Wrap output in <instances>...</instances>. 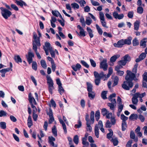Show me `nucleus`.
Here are the masks:
<instances>
[{
	"label": "nucleus",
	"instance_id": "nucleus-1",
	"mask_svg": "<svg viewBox=\"0 0 147 147\" xmlns=\"http://www.w3.org/2000/svg\"><path fill=\"white\" fill-rule=\"evenodd\" d=\"M43 49H44L46 54L47 55H49L48 51H49L51 56L55 57V53L53 49L51 46L50 43L49 42H46L45 45L43 46Z\"/></svg>",
	"mask_w": 147,
	"mask_h": 147
},
{
	"label": "nucleus",
	"instance_id": "nucleus-2",
	"mask_svg": "<svg viewBox=\"0 0 147 147\" xmlns=\"http://www.w3.org/2000/svg\"><path fill=\"white\" fill-rule=\"evenodd\" d=\"M94 75L95 78V82L96 85L98 86L100 82L101 78H103L104 76H106V75H104L103 72H101L100 74L96 71H95L94 72Z\"/></svg>",
	"mask_w": 147,
	"mask_h": 147
},
{
	"label": "nucleus",
	"instance_id": "nucleus-3",
	"mask_svg": "<svg viewBox=\"0 0 147 147\" xmlns=\"http://www.w3.org/2000/svg\"><path fill=\"white\" fill-rule=\"evenodd\" d=\"M1 13L2 16L6 19H7L8 17L11 15V13L7 9L1 7H0Z\"/></svg>",
	"mask_w": 147,
	"mask_h": 147
},
{
	"label": "nucleus",
	"instance_id": "nucleus-4",
	"mask_svg": "<svg viewBox=\"0 0 147 147\" xmlns=\"http://www.w3.org/2000/svg\"><path fill=\"white\" fill-rule=\"evenodd\" d=\"M136 77L135 74L133 73L129 70L127 71V75L125 77V79L127 82H132L134 79Z\"/></svg>",
	"mask_w": 147,
	"mask_h": 147
},
{
	"label": "nucleus",
	"instance_id": "nucleus-5",
	"mask_svg": "<svg viewBox=\"0 0 147 147\" xmlns=\"http://www.w3.org/2000/svg\"><path fill=\"white\" fill-rule=\"evenodd\" d=\"M131 60V58L128 54L125 55L122 58L121 60L118 62L119 64H126L127 63Z\"/></svg>",
	"mask_w": 147,
	"mask_h": 147
},
{
	"label": "nucleus",
	"instance_id": "nucleus-6",
	"mask_svg": "<svg viewBox=\"0 0 147 147\" xmlns=\"http://www.w3.org/2000/svg\"><path fill=\"white\" fill-rule=\"evenodd\" d=\"M33 38L34 40L32 41L33 46L40 47L41 44L40 42V38L37 37V34L35 33H33Z\"/></svg>",
	"mask_w": 147,
	"mask_h": 147
},
{
	"label": "nucleus",
	"instance_id": "nucleus-7",
	"mask_svg": "<svg viewBox=\"0 0 147 147\" xmlns=\"http://www.w3.org/2000/svg\"><path fill=\"white\" fill-rule=\"evenodd\" d=\"M122 87L125 90H129L130 88L132 87L133 86V83L132 82L124 81L123 84H122Z\"/></svg>",
	"mask_w": 147,
	"mask_h": 147
},
{
	"label": "nucleus",
	"instance_id": "nucleus-8",
	"mask_svg": "<svg viewBox=\"0 0 147 147\" xmlns=\"http://www.w3.org/2000/svg\"><path fill=\"white\" fill-rule=\"evenodd\" d=\"M47 114L49 116V123L51 124L55 120L54 117L53 116V113L52 110L51 108L49 110H46Z\"/></svg>",
	"mask_w": 147,
	"mask_h": 147
},
{
	"label": "nucleus",
	"instance_id": "nucleus-9",
	"mask_svg": "<svg viewBox=\"0 0 147 147\" xmlns=\"http://www.w3.org/2000/svg\"><path fill=\"white\" fill-rule=\"evenodd\" d=\"M99 18L102 26L104 27L107 28L108 27L107 26V23L105 21L104 15L102 12H99Z\"/></svg>",
	"mask_w": 147,
	"mask_h": 147
},
{
	"label": "nucleus",
	"instance_id": "nucleus-10",
	"mask_svg": "<svg viewBox=\"0 0 147 147\" xmlns=\"http://www.w3.org/2000/svg\"><path fill=\"white\" fill-rule=\"evenodd\" d=\"M57 84L58 86V91L61 94H62L64 91V90L62 86V84L59 78H57L56 80Z\"/></svg>",
	"mask_w": 147,
	"mask_h": 147
},
{
	"label": "nucleus",
	"instance_id": "nucleus-11",
	"mask_svg": "<svg viewBox=\"0 0 147 147\" xmlns=\"http://www.w3.org/2000/svg\"><path fill=\"white\" fill-rule=\"evenodd\" d=\"M125 45L124 39H121L118 41L117 43H114L113 44L114 46L116 47L120 48Z\"/></svg>",
	"mask_w": 147,
	"mask_h": 147
},
{
	"label": "nucleus",
	"instance_id": "nucleus-12",
	"mask_svg": "<svg viewBox=\"0 0 147 147\" xmlns=\"http://www.w3.org/2000/svg\"><path fill=\"white\" fill-rule=\"evenodd\" d=\"M26 56L28 63L30 64L32 62V57H34V54L32 52H29L28 55Z\"/></svg>",
	"mask_w": 147,
	"mask_h": 147
},
{
	"label": "nucleus",
	"instance_id": "nucleus-13",
	"mask_svg": "<svg viewBox=\"0 0 147 147\" xmlns=\"http://www.w3.org/2000/svg\"><path fill=\"white\" fill-rule=\"evenodd\" d=\"M26 56L28 63L30 64L32 62V57H34V54L32 52H29L28 55Z\"/></svg>",
	"mask_w": 147,
	"mask_h": 147
},
{
	"label": "nucleus",
	"instance_id": "nucleus-14",
	"mask_svg": "<svg viewBox=\"0 0 147 147\" xmlns=\"http://www.w3.org/2000/svg\"><path fill=\"white\" fill-rule=\"evenodd\" d=\"M113 17L115 19H118L119 20L122 19L124 17V15L123 14H119L116 11H114L113 13Z\"/></svg>",
	"mask_w": 147,
	"mask_h": 147
},
{
	"label": "nucleus",
	"instance_id": "nucleus-15",
	"mask_svg": "<svg viewBox=\"0 0 147 147\" xmlns=\"http://www.w3.org/2000/svg\"><path fill=\"white\" fill-rule=\"evenodd\" d=\"M28 100L30 104L34 103L36 105L37 103L34 98L32 96L31 93H30L28 95Z\"/></svg>",
	"mask_w": 147,
	"mask_h": 147
},
{
	"label": "nucleus",
	"instance_id": "nucleus-16",
	"mask_svg": "<svg viewBox=\"0 0 147 147\" xmlns=\"http://www.w3.org/2000/svg\"><path fill=\"white\" fill-rule=\"evenodd\" d=\"M15 2L18 5L22 7H23V5L25 6H27V5L25 2L22 0H20V1L16 0L15 1Z\"/></svg>",
	"mask_w": 147,
	"mask_h": 147
},
{
	"label": "nucleus",
	"instance_id": "nucleus-17",
	"mask_svg": "<svg viewBox=\"0 0 147 147\" xmlns=\"http://www.w3.org/2000/svg\"><path fill=\"white\" fill-rule=\"evenodd\" d=\"M138 98L135 93L134 94L133 96L131 99L132 103L134 105H137L138 102Z\"/></svg>",
	"mask_w": 147,
	"mask_h": 147
},
{
	"label": "nucleus",
	"instance_id": "nucleus-18",
	"mask_svg": "<svg viewBox=\"0 0 147 147\" xmlns=\"http://www.w3.org/2000/svg\"><path fill=\"white\" fill-rule=\"evenodd\" d=\"M120 55H116L112 56L110 58V62L112 63H113L116 60V59L119 58Z\"/></svg>",
	"mask_w": 147,
	"mask_h": 147
},
{
	"label": "nucleus",
	"instance_id": "nucleus-19",
	"mask_svg": "<svg viewBox=\"0 0 147 147\" xmlns=\"http://www.w3.org/2000/svg\"><path fill=\"white\" fill-rule=\"evenodd\" d=\"M49 142L51 146H54V141L55 140V139L52 136H49L48 137Z\"/></svg>",
	"mask_w": 147,
	"mask_h": 147
},
{
	"label": "nucleus",
	"instance_id": "nucleus-20",
	"mask_svg": "<svg viewBox=\"0 0 147 147\" xmlns=\"http://www.w3.org/2000/svg\"><path fill=\"white\" fill-rule=\"evenodd\" d=\"M140 22L139 21L136 20L134 23V30H138L139 29Z\"/></svg>",
	"mask_w": 147,
	"mask_h": 147
},
{
	"label": "nucleus",
	"instance_id": "nucleus-21",
	"mask_svg": "<svg viewBox=\"0 0 147 147\" xmlns=\"http://www.w3.org/2000/svg\"><path fill=\"white\" fill-rule=\"evenodd\" d=\"M94 133L96 137L98 138L99 137V130L97 124H96L95 126Z\"/></svg>",
	"mask_w": 147,
	"mask_h": 147
},
{
	"label": "nucleus",
	"instance_id": "nucleus-22",
	"mask_svg": "<svg viewBox=\"0 0 147 147\" xmlns=\"http://www.w3.org/2000/svg\"><path fill=\"white\" fill-rule=\"evenodd\" d=\"M147 42V38H144L140 42V46L144 48L146 46V42Z\"/></svg>",
	"mask_w": 147,
	"mask_h": 147
},
{
	"label": "nucleus",
	"instance_id": "nucleus-23",
	"mask_svg": "<svg viewBox=\"0 0 147 147\" xmlns=\"http://www.w3.org/2000/svg\"><path fill=\"white\" fill-rule=\"evenodd\" d=\"M130 137L131 138L133 139L135 142H137L138 141V138L135 137V135L133 131H131V132Z\"/></svg>",
	"mask_w": 147,
	"mask_h": 147
},
{
	"label": "nucleus",
	"instance_id": "nucleus-24",
	"mask_svg": "<svg viewBox=\"0 0 147 147\" xmlns=\"http://www.w3.org/2000/svg\"><path fill=\"white\" fill-rule=\"evenodd\" d=\"M47 83L48 84V86L53 85L54 83H53V81L50 77L49 76L47 75Z\"/></svg>",
	"mask_w": 147,
	"mask_h": 147
},
{
	"label": "nucleus",
	"instance_id": "nucleus-25",
	"mask_svg": "<svg viewBox=\"0 0 147 147\" xmlns=\"http://www.w3.org/2000/svg\"><path fill=\"white\" fill-rule=\"evenodd\" d=\"M59 121L60 123L62 125L64 133H66L67 132V130L65 123L61 119H59Z\"/></svg>",
	"mask_w": 147,
	"mask_h": 147
},
{
	"label": "nucleus",
	"instance_id": "nucleus-26",
	"mask_svg": "<svg viewBox=\"0 0 147 147\" xmlns=\"http://www.w3.org/2000/svg\"><path fill=\"white\" fill-rule=\"evenodd\" d=\"M131 40L132 38L131 37H129L126 39H124L125 45H130L131 44Z\"/></svg>",
	"mask_w": 147,
	"mask_h": 147
},
{
	"label": "nucleus",
	"instance_id": "nucleus-27",
	"mask_svg": "<svg viewBox=\"0 0 147 147\" xmlns=\"http://www.w3.org/2000/svg\"><path fill=\"white\" fill-rule=\"evenodd\" d=\"M119 80V79L117 76H115L114 77L113 79V87L117 85L118 83Z\"/></svg>",
	"mask_w": 147,
	"mask_h": 147
},
{
	"label": "nucleus",
	"instance_id": "nucleus-28",
	"mask_svg": "<svg viewBox=\"0 0 147 147\" xmlns=\"http://www.w3.org/2000/svg\"><path fill=\"white\" fill-rule=\"evenodd\" d=\"M99 59L100 61V64H107L106 59H104L102 57H100Z\"/></svg>",
	"mask_w": 147,
	"mask_h": 147
},
{
	"label": "nucleus",
	"instance_id": "nucleus-29",
	"mask_svg": "<svg viewBox=\"0 0 147 147\" xmlns=\"http://www.w3.org/2000/svg\"><path fill=\"white\" fill-rule=\"evenodd\" d=\"M27 121V124L29 128H30L33 125V123L31 117L30 115L29 116Z\"/></svg>",
	"mask_w": 147,
	"mask_h": 147
},
{
	"label": "nucleus",
	"instance_id": "nucleus-30",
	"mask_svg": "<svg viewBox=\"0 0 147 147\" xmlns=\"http://www.w3.org/2000/svg\"><path fill=\"white\" fill-rule=\"evenodd\" d=\"M73 69L75 71L80 70L81 68V65H73L71 66Z\"/></svg>",
	"mask_w": 147,
	"mask_h": 147
},
{
	"label": "nucleus",
	"instance_id": "nucleus-31",
	"mask_svg": "<svg viewBox=\"0 0 147 147\" xmlns=\"http://www.w3.org/2000/svg\"><path fill=\"white\" fill-rule=\"evenodd\" d=\"M12 67V65H10L9 68H8L6 69H2L0 70V72L1 73H5L9 71L10 70H12L11 68Z\"/></svg>",
	"mask_w": 147,
	"mask_h": 147
},
{
	"label": "nucleus",
	"instance_id": "nucleus-32",
	"mask_svg": "<svg viewBox=\"0 0 147 147\" xmlns=\"http://www.w3.org/2000/svg\"><path fill=\"white\" fill-rule=\"evenodd\" d=\"M111 141L113 143V145L115 146H117L119 142L118 138L117 137L112 138Z\"/></svg>",
	"mask_w": 147,
	"mask_h": 147
},
{
	"label": "nucleus",
	"instance_id": "nucleus-33",
	"mask_svg": "<svg viewBox=\"0 0 147 147\" xmlns=\"http://www.w3.org/2000/svg\"><path fill=\"white\" fill-rule=\"evenodd\" d=\"M86 30L90 38H92L94 36V35L93 34V32L92 30L89 27H87V28Z\"/></svg>",
	"mask_w": 147,
	"mask_h": 147
},
{
	"label": "nucleus",
	"instance_id": "nucleus-34",
	"mask_svg": "<svg viewBox=\"0 0 147 147\" xmlns=\"http://www.w3.org/2000/svg\"><path fill=\"white\" fill-rule=\"evenodd\" d=\"M108 130L109 131V133H108L107 135V138L108 139H110L111 138L113 135V132L112 130L111 129H109Z\"/></svg>",
	"mask_w": 147,
	"mask_h": 147
},
{
	"label": "nucleus",
	"instance_id": "nucleus-35",
	"mask_svg": "<svg viewBox=\"0 0 147 147\" xmlns=\"http://www.w3.org/2000/svg\"><path fill=\"white\" fill-rule=\"evenodd\" d=\"M37 46H33L32 49L33 50H34V51L35 52L38 58V59H40L41 58V57L39 53L37 52Z\"/></svg>",
	"mask_w": 147,
	"mask_h": 147
},
{
	"label": "nucleus",
	"instance_id": "nucleus-36",
	"mask_svg": "<svg viewBox=\"0 0 147 147\" xmlns=\"http://www.w3.org/2000/svg\"><path fill=\"white\" fill-rule=\"evenodd\" d=\"M14 59L17 63L22 62V59L18 55L15 56L14 57Z\"/></svg>",
	"mask_w": 147,
	"mask_h": 147
},
{
	"label": "nucleus",
	"instance_id": "nucleus-37",
	"mask_svg": "<svg viewBox=\"0 0 147 147\" xmlns=\"http://www.w3.org/2000/svg\"><path fill=\"white\" fill-rule=\"evenodd\" d=\"M138 116L135 114H131L129 117V119L131 120H136Z\"/></svg>",
	"mask_w": 147,
	"mask_h": 147
},
{
	"label": "nucleus",
	"instance_id": "nucleus-38",
	"mask_svg": "<svg viewBox=\"0 0 147 147\" xmlns=\"http://www.w3.org/2000/svg\"><path fill=\"white\" fill-rule=\"evenodd\" d=\"M107 106L109 107L110 109L111 110H113V111L115 110L116 105L110 103H108L107 104Z\"/></svg>",
	"mask_w": 147,
	"mask_h": 147
},
{
	"label": "nucleus",
	"instance_id": "nucleus-39",
	"mask_svg": "<svg viewBox=\"0 0 147 147\" xmlns=\"http://www.w3.org/2000/svg\"><path fill=\"white\" fill-rule=\"evenodd\" d=\"M87 90L89 92H91L92 91V84L88 82L87 83Z\"/></svg>",
	"mask_w": 147,
	"mask_h": 147
},
{
	"label": "nucleus",
	"instance_id": "nucleus-40",
	"mask_svg": "<svg viewBox=\"0 0 147 147\" xmlns=\"http://www.w3.org/2000/svg\"><path fill=\"white\" fill-rule=\"evenodd\" d=\"M96 27L99 34L100 35H102L103 32L102 29L97 24L96 25Z\"/></svg>",
	"mask_w": 147,
	"mask_h": 147
},
{
	"label": "nucleus",
	"instance_id": "nucleus-41",
	"mask_svg": "<svg viewBox=\"0 0 147 147\" xmlns=\"http://www.w3.org/2000/svg\"><path fill=\"white\" fill-rule=\"evenodd\" d=\"M94 111H92L90 113V119L91 120L90 123L93 124L94 121Z\"/></svg>",
	"mask_w": 147,
	"mask_h": 147
},
{
	"label": "nucleus",
	"instance_id": "nucleus-42",
	"mask_svg": "<svg viewBox=\"0 0 147 147\" xmlns=\"http://www.w3.org/2000/svg\"><path fill=\"white\" fill-rule=\"evenodd\" d=\"M95 94L93 91L89 92L88 93V97L90 99H93L95 97Z\"/></svg>",
	"mask_w": 147,
	"mask_h": 147
},
{
	"label": "nucleus",
	"instance_id": "nucleus-43",
	"mask_svg": "<svg viewBox=\"0 0 147 147\" xmlns=\"http://www.w3.org/2000/svg\"><path fill=\"white\" fill-rule=\"evenodd\" d=\"M118 112L119 113V114L122 111L123 107L124 105L122 104H118Z\"/></svg>",
	"mask_w": 147,
	"mask_h": 147
},
{
	"label": "nucleus",
	"instance_id": "nucleus-44",
	"mask_svg": "<svg viewBox=\"0 0 147 147\" xmlns=\"http://www.w3.org/2000/svg\"><path fill=\"white\" fill-rule=\"evenodd\" d=\"M137 97L140 98H142L146 95V93L144 92L142 94H140L139 92H137L135 93Z\"/></svg>",
	"mask_w": 147,
	"mask_h": 147
},
{
	"label": "nucleus",
	"instance_id": "nucleus-45",
	"mask_svg": "<svg viewBox=\"0 0 147 147\" xmlns=\"http://www.w3.org/2000/svg\"><path fill=\"white\" fill-rule=\"evenodd\" d=\"M121 119L122 120V122H126V121L128 119V117L123 114H121Z\"/></svg>",
	"mask_w": 147,
	"mask_h": 147
},
{
	"label": "nucleus",
	"instance_id": "nucleus-46",
	"mask_svg": "<svg viewBox=\"0 0 147 147\" xmlns=\"http://www.w3.org/2000/svg\"><path fill=\"white\" fill-rule=\"evenodd\" d=\"M121 127L122 131H125L127 127L126 122H122Z\"/></svg>",
	"mask_w": 147,
	"mask_h": 147
},
{
	"label": "nucleus",
	"instance_id": "nucleus-47",
	"mask_svg": "<svg viewBox=\"0 0 147 147\" xmlns=\"http://www.w3.org/2000/svg\"><path fill=\"white\" fill-rule=\"evenodd\" d=\"M71 5L72 8L74 9H78L79 8V6L77 3H74L71 4Z\"/></svg>",
	"mask_w": 147,
	"mask_h": 147
},
{
	"label": "nucleus",
	"instance_id": "nucleus-48",
	"mask_svg": "<svg viewBox=\"0 0 147 147\" xmlns=\"http://www.w3.org/2000/svg\"><path fill=\"white\" fill-rule=\"evenodd\" d=\"M132 43L134 46H136L139 44V42L137 39L135 38L133 39L132 41Z\"/></svg>",
	"mask_w": 147,
	"mask_h": 147
},
{
	"label": "nucleus",
	"instance_id": "nucleus-49",
	"mask_svg": "<svg viewBox=\"0 0 147 147\" xmlns=\"http://www.w3.org/2000/svg\"><path fill=\"white\" fill-rule=\"evenodd\" d=\"M74 142L75 144H78L79 142V137L78 135H75L74 138Z\"/></svg>",
	"mask_w": 147,
	"mask_h": 147
},
{
	"label": "nucleus",
	"instance_id": "nucleus-50",
	"mask_svg": "<svg viewBox=\"0 0 147 147\" xmlns=\"http://www.w3.org/2000/svg\"><path fill=\"white\" fill-rule=\"evenodd\" d=\"M107 92V91H105L102 92L101 95L102 98L103 99H107L106 95Z\"/></svg>",
	"mask_w": 147,
	"mask_h": 147
},
{
	"label": "nucleus",
	"instance_id": "nucleus-51",
	"mask_svg": "<svg viewBox=\"0 0 147 147\" xmlns=\"http://www.w3.org/2000/svg\"><path fill=\"white\" fill-rule=\"evenodd\" d=\"M92 20L90 17H87L86 19V23L87 25H89L92 22Z\"/></svg>",
	"mask_w": 147,
	"mask_h": 147
},
{
	"label": "nucleus",
	"instance_id": "nucleus-52",
	"mask_svg": "<svg viewBox=\"0 0 147 147\" xmlns=\"http://www.w3.org/2000/svg\"><path fill=\"white\" fill-rule=\"evenodd\" d=\"M51 26L53 28H55V25L54 24L55 22V17H51Z\"/></svg>",
	"mask_w": 147,
	"mask_h": 147
},
{
	"label": "nucleus",
	"instance_id": "nucleus-53",
	"mask_svg": "<svg viewBox=\"0 0 147 147\" xmlns=\"http://www.w3.org/2000/svg\"><path fill=\"white\" fill-rule=\"evenodd\" d=\"M0 127L3 129H5L6 128V123L4 122H0Z\"/></svg>",
	"mask_w": 147,
	"mask_h": 147
},
{
	"label": "nucleus",
	"instance_id": "nucleus-54",
	"mask_svg": "<svg viewBox=\"0 0 147 147\" xmlns=\"http://www.w3.org/2000/svg\"><path fill=\"white\" fill-rule=\"evenodd\" d=\"M100 112L99 111H97L95 113V117L96 120L98 121L100 117Z\"/></svg>",
	"mask_w": 147,
	"mask_h": 147
},
{
	"label": "nucleus",
	"instance_id": "nucleus-55",
	"mask_svg": "<svg viewBox=\"0 0 147 147\" xmlns=\"http://www.w3.org/2000/svg\"><path fill=\"white\" fill-rule=\"evenodd\" d=\"M87 139L86 138H82V143L84 145H85L86 146H88L89 143L88 142L86 141Z\"/></svg>",
	"mask_w": 147,
	"mask_h": 147
},
{
	"label": "nucleus",
	"instance_id": "nucleus-56",
	"mask_svg": "<svg viewBox=\"0 0 147 147\" xmlns=\"http://www.w3.org/2000/svg\"><path fill=\"white\" fill-rule=\"evenodd\" d=\"M108 113H109V111L106 108H103L102 109L101 113L104 116L105 115Z\"/></svg>",
	"mask_w": 147,
	"mask_h": 147
},
{
	"label": "nucleus",
	"instance_id": "nucleus-57",
	"mask_svg": "<svg viewBox=\"0 0 147 147\" xmlns=\"http://www.w3.org/2000/svg\"><path fill=\"white\" fill-rule=\"evenodd\" d=\"M48 88L49 92L50 94H52L53 93V90L54 89L53 85L48 86Z\"/></svg>",
	"mask_w": 147,
	"mask_h": 147
},
{
	"label": "nucleus",
	"instance_id": "nucleus-58",
	"mask_svg": "<svg viewBox=\"0 0 147 147\" xmlns=\"http://www.w3.org/2000/svg\"><path fill=\"white\" fill-rule=\"evenodd\" d=\"M76 1L80 4V6L81 7H84V4H86V2L84 0H81L78 1Z\"/></svg>",
	"mask_w": 147,
	"mask_h": 147
},
{
	"label": "nucleus",
	"instance_id": "nucleus-59",
	"mask_svg": "<svg viewBox=\"0 0 147 147\" xmlns=\"http://www.w3.org/2000/svg\"><path fill=\"white\" fill-rule=\"evenodd\" d=\"M112 125L110 122L108 120L105 123V127L107 128H110L111 127Z\"/></svg>",
	"mask_w": 147,
	"mask_h": 147
},
{
	"label": "nucleus",
	"instance_id": "nucleus-60",
	"mask_svg": "<svg viewBox=\"0 0 147 147\" xmlns=\"http://www.w3.org/2000/svg\"><path fill=\"white\" fill-rule=\"evenodd\" d=\"M57 20L59 23L60 24L61 26H64L65 25V20L64 19H62L61 20H60V19H57L56 18V21Z\"/></svg>",
	"mask_w": 147,
	"mask_h": 147
},
{
	"label": "nucleus",
	"instance_id": "nucleus-61",
	"mask_svg": "<svg viewBox=\"0 0 147 147\" xmlns=\"http://www.w3.org/2000/svg\"><path fill=\"white\" fill-rule=\"evenodd\" d=\"M137 12L139 14H142L143 11V9L142 7H139L137 8Z\"/></svg>",
	"mask_w": 147,
	"mask_h": 147
},
{
	"label": "nucleus",
	"instance_id": "nucleus-62",
	"mask_svg": "<svg viewBox=\"0 0 147 147\" xmlns=\"http://www.w3.org/2000/svg\"><path fill=\"white\" fill-rule=\"evenodd\" d=\"M143 79L144 81L147 82V72H144L142 75Z\"/></svg>",
	"mask_w": 147,
	"mask_h": 147
},
{
	"label": "nucleus",
	"instance_id": "nucleus-63",
	"mask_svg": "<svg viewBox=\"0 0 147 147\" xmlns=\"http://www.w3.org/2000/svg\"><path fill=\"white\" fill-rule=\"evenodd\" d=\"M134 12L133 11H130L128 12L127 16L129 18H132L134 16Z\"/></svg>",
	"mask_w": 147,
	"mask_h": 147
},
{
	"label": "nucleus",
	"instance_id": "nucleus-64",
	"mask_svg": "<svg viewBox=\"0 0 147 147\" xmlns=\"http://www.w3.org/2000/svg\"><path fill=\"white\" fill-rule=\"evenodd\" d=\"M146 57V54L144 53H142L139 55V57L142 60L144 59Z\"/></svg>",
	"mask_w": 147,
	"mask_h": 147
}]
</instances>
